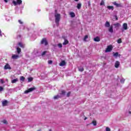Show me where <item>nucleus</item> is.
Segmentation results:
<instances>
[{
  "label": "nucleus",
  "mask_w": 131,
  "mask_h": 131,
  "mask_svg": "<svg viewBox=\"0 0 131 131\" xmlns=\"http://www.w3.org/2000/svg\"><path fill=\"white\" fill-rule=\"evenodd\" d=\"M7 104H8V101L4 100L2 102L3 106H7Z\"/></svg>",
  "instance_id": "obj_17"
},
{
  "label": "nucleus",
  "mask_w": 131,
  "mask_h": 131,
  "mask_svg": "<svg viewBox=\"0 0 131 131\" xmlns=\"http://www.w3.org/2000/svg\"><path fill=\"white\" fill-rule=\"evenodd\" d=\"M129 114H131V112H128Z\"/></svg>",
  "instance_id": "obj_48"
},
{
  "label": "nucleus",
  "mask_w": 131,
  "mask_h": 131,
  "mask_svg": "<svg viewBox=\"0 0 131 131\" xmlns=\"http://www.w3.org/2000/svg\"><path fill=\"white\" fill-rule=\"evenodd\" d=\"M12 4L14 6H20V5H22V0H13Z\"/></svg>",
  "instance_id": "obj_3"
},
{
  "label": "nucleus",
  "mask_w": 131,
  "mask_h": 131,
  "mask_svg": "<svg viewBox=\"0 0 131 131\" xmlns=\"http://www.w3.org/2000/svg\"><path fill=\"white\" fill-rule=\"evenodd\" d=\"M92 124H93V125H94L95 126H96V125H97V121H93L92 122Z\"/></svg>",
  "instance_id": "obj_31"
},
{
  "label": "nucleus",
  "mask_w": 131,
  "mask_h": 131,
  "mask_svg": "<svg viewBox=\"0 0 131 131\" xmlns=\"http://www.w3.org/2000/svg\"><path fill=\"white\" fill-rule=\"evenodd\" d=\"M18 46H19V47H20V48H25V44H24V43H22V42H19L18 43Z\"/></svg>",
  "instance_id": "obj_13"
},
{
  "label": "nucleus",
  "mask_w": 131,
  "mask_h": 131,
  "mask_svg": "<svg viewBox=\"0 0 131 131\" xmlns=\"http://www.w3.org/2000/svg\"><path fill=\"white\" fill-rule=\"evenodd\" d=\"M52 63H53V61L52 60L48 61V63L49 64H52Z\"/></svg>",
  "instance_id": "obj_43"
},
{
  "label": "nucleus",
  "mask_w": 131,
  "mask_h": 131,
  "mask_svg": "<svg viewBox=\"0 0 131 131\" xmlns=\"http://www.w3.org/2000/svg\"><path fill=\"white\" fill-rule=\"evenodd\" d=\"M114 57H118V52L114 53Z\"/></svg>",
  "instance_id": "obj_32"
},
{
  "label": "nucleus",
  "mask_w": 131,
  "mask_h": 131,
  "mask_svg": "<svg viewBox=\"0 0 131 131\" xmlns=\"http://www.w3.org/2000/svg\"><path fill=\"white\" fill-rule=\"evenodd\" d=\"M16 51H17V54H20V53H21V48H17Z\"/></svg>",
  "instance_id": "obj_22"
},
{
  "label": "nucleus",
  "mask_w": 131,
  "mask_h": 131,
  "mask_svg": "<svg viewBox=\"0 0 131 131\" xmlns=\"http://www.w3.org/2000/svg\"><path fill=\"white\" fill-rule=\"evenodd\" d=\"M0 37H3V32L1 30H0Z\"/></svg>",
  "instance_id": "obj_40"
},
{
  "label": "nucleus",
  "mask_w": 131,
  "mask_h": 131,
  "mask_svg": "<svg viewBox=\"0 0 131 131\" xmlns=\"http://www.w3.org/2000/svg\"><path fill=\"white\" fill-rule=\"evenodd\" d=\"M66 65V62L65 61H62L60 63H59V66H65Z\"/></svg>",
  "instance_id": "obj_14"
},
{
  "label": "nucleus",
  "mask_w": 131,
  "mask_h": 131,
  "mask_svg": "<svg viewBox=\"0 0 131 131\" xmlns=\"http://www.w3.org/2000/svg\"><path fill=\"white\" fill-rule=\"evenodd\" d=\"M18 23H19V24H21V25H23V21H22V20H18Z\"/></svg>",
  "instance_id": "obj_38"
},
{
  "label": "nucleus",
  "mask_w": 131,
  "mask_h": 131,
  "mask_svg": "<svg viewBox=\"0 0 131 131\" xmlns=\"http://www.w3.org/2000/svg\"><path fill=\"white\" fill-rule=\"evenodd\" d=\"M19 80V79H18V78H15V79H13V80H11V82L12 83H16V82H17V81H18Z\"/></svg>",
  "instance_id": "obj_16"
},
{
  "label": "nucleus",
  "mask_w": 131,
  "mask_h": 131,
  "mask_svg": "<svg viewBox=\"0 0 131 131\" xmlns=\"http://www.w3.org/2000/svg\"><path fill=\"white\" fill-rule=\"evenodd\" d=\"M110 26V23H109L108 21H106L105 24V27L106 28L109 27Z\"/></svg>",
  "instance_id": "obj_18"
},
{
  "label": "nucleus",
  "mask_w": 131,
  "mask_h": 131,
  "mask_svg": "<svg viewBox=\"0 0 131 131\" xmlns=\"http://www.w3.org/2000/svg\"><path fill=\"white\" fill-rule=\"evenodd\" d=\"M41 45H45V46H48V41H47V39L46 38H43L41 41Z\"/></svg>",
  "instance_id": "obj_5"
},
{
  "label": "nucleus",
  "mask_w": 131,
  "mask_h": 131,
  "mask_svg": "<svg viewBox=\"0 0 131 131\" xmlns=\"http://www.w3.org/2000/svg\"><path fill=\"white\" fill-rule=\"evenodd\" d=\"M106 131H111V129H110V128L106 127Z\"/></svg>",
  "instance_id": "obj_39"
},
{
  "label": "nucleus",
  "mask_w": 131,
  "mask_h": 131,
  "mask_svg": "<svg viewBox=\"0 0 131 131\" xmlns=\"http://www.w3.org/2000/svg\"><path fill=\"white\" fill-rule=\"evenodd\" d=\"M28 82H30L31 81H32V80H33V78L30 77V78H28Z\"/></svg>",
  "instance_id": "obj_29"
},
{
  "label": "nucleus",
  "mask_w": 131,
  "mask_h": 131,
  "mask_svg": "<svg viewBox=\"0 0 131 131\" xmlns=\"http://www.w3.org/2000/svg\"><path fill=\"white\" fill-rule=\"evenodd\" d=\"M88 38H89V36L85 35L83 39L84 41H86V39H88Z\"/></svg>",
  "instance_id": "obj_25"
},
{
  "label": "nucleus",
  "mask_w": 131,
  "mask_h": 131,
  "mask_svg": "<svg viewBox=\"0 0 131 131\" xmlns=\"http://www.w3.org/2000/svg\"><path fill=\"white\" fill-rule=\"evenodd\" d=\"M124 30H127V24L124 23L123 24V29L122 30V31L123 32Z\"/></svg>",
  "instance_id": "obj_7"
},
{
  "label": "nucleus",
  "mask_w": 131,
  "mask_h": 131,
  "mask_svg": "<svg viewBox=\"0 0 131 131\" xmlns=\"http://www.w3.org/2000/svg\"><path fill=\"white\" fill-rule=\"evenodd\" d=\"M4 69H5V70H7V69H9V70H11L12 68H11V66L9 65L8 63H7L4 67Z\"/></svg>",
  "instance_id": "obj_9"
},
{
  "label": "nucleus",
  "mask_w": 131,
  "mask_h": 131,
  "mask_svg": "<svg viewBox=\"0 0 131 131\" xmlns=\"http://www.w3.org/2000/svg\"><path fill=\"white\" fill-rule=\"evenodd\" d=\"M69 43V42L68 41V40L65 39L64 41L63 42V46H66V45H68Z\"/></svg>",
  "instance_id": "obj_21"
},
{
  "label": "nucleus",
  "mask_w": 131,
  "mask_h": 131,
  "mask_svg": "<svg viewBox=\"0 0 131 131\" xmlns=\"http://www.w3.org/2000/svg\"><path fill=\"white\" fill-rule=\"evenodd\" d=\"M85 119H86V118H85V119H84V120H85Z\"/></svg>",
  "instance_id": "obj_50"
},
{
  "label": "nucleus",
  "mask_w": 131,
  "mask_h": 131,
  "mask_svg": "<svg viewBox=\"0 0 131 131\" xmlns=\"http://www.w3.org/2000/svg\"><path fill=\"white\" fill-rule=\"evenodd\" d=\"M54 18L55 19V22L57 26H59V22H60V20H61V14L55 12L54 14Z\"/></svg>",
  "instance_id": "obj_1"
},
{
  "label": "nucleus",
  "mask_w": 131,
  "mask_h": 131,
  "mask_svg": "<svg viewBox=\"0 0 131 131\" xmlns=\"http://www.w3.org/2000/svg\"><path fill=\"white\" fill-rule=\"evenodd\" d=\"M20 80H21V81H24V80H25V78L24 76H21L20 77Z\"/></svg>",
  "instance_id": "obj_28"
},
{
  "label": "nucleus",
  "mask_w": 131,
  "mask_h": 131,
  "mask_svg": "<svg viewBox=\"0 0 131 131\" xmlns=\"http://www.w3.org/2000/svg\"><path fill=\"white\" fill-rule=\"evenodd\" d=\"M119 65H120V62L118 61H116L115 63V68H118V67H119Z\"/></svg>",
  "instance_id": "obj_12"
},
{
  "label": "nucleus",
  "mask_w": 131,
  "mask_h": 131,
  "mask_svg": "<svg viewBox=\"0 0 131 131\" xmlns=\"http://www.w3.org/2000/svg\"><path fill=\"white\" fill-rule=\"evenodd\" d=\"M49 131H52V129H50Z\"/></svg>",
  "instance_id": "obj_49"
},
{
  "label": "nucleus",
  "mask_w": 131,
  "mask_h": 131,
  "mask_svg": "<svg viewBox=\"0 0 131 131\" xmlns=\"http://www.w3.org/2000/svg\"><path fill=\"white\" fill-rule=\"evenodd\" d=\"M108 30L110 33H113V26L111 25L110 26Z\"/></svg>",
  "instance_id": "obj_10"
},
{
  "label": "nucleus",
  "mask_w": 131,
  "mask_h": 131,
  "mask_svg": "<svg viewBox=\"0 0 131 131\" xmlns=\"http://www.w3.org/2000/svg\"><path fill=\"white\" fill-rule=\"evenodd\" d=\"M114 26H115V27H119L120 24L119 23L114 24Z\"/></svg>",
  "instance_id": "obj_27"
},
{
  "label": "nucleus",
  "mask_w": 131,
  "mask_h": 131,
  "mask_svg": "<svg viewBox=\"0 0 131 131\" xmlns=\"http://www.w3.org/2000/svg\"><path fill=\"white\" fill-rule=\"evenodd\" d=\"M46 54H47V51H44V52L42 53L41 55H42V56H45V55H46Z\"/></svg>",
  "instance_id": "obj_41"
},
{
  "label": "nucleus",
  "mask_w": 131,
  "mask_h": 131,
  "mask_svg": "<svg viewBox=\"0 0 131 131\" xmlns=\"http://www.w3.org/2000/svg\"><path fill=\"white\" fill-rule=\"evenodd\" d=\"M125 80L124 79L122 78V79H121L120 80V82H121V83H124Z\"/></svg>",
  "instance_id": "obj_33"
},
{
  "label": "nucleus",
  "mask_w": 131,
  "mask_h": 131,
  "mask_svg": "<svg viewBox=\"0 0 131 131\" xmlns=\"http://www.w3.org/2000/svg\"><path fill=\"white\" fill-rule=\"evenodd\" d=\"M117 42H118V43H121V42H122L121 39V38L117 40Z\"/></svg>",
  "instance_id": "obj_36"
},
{
  "label": "nucleus",
  "mask_w": 131,
  "mask_h": 131,
  "mask_svg": "<svg viewBox=\"0 0 131 131\" xmlns=\"http://www.w3.org/2000/svg\"><path fill=\"white\" fill-rule=\"evenodd\" d=\"M70 15L72 18H74V17H75V14L74 12H70Z\"/></svg>",
  "instance_id": "obj_20"
},
{
  "label": "nucleus",
  "mask_w": 131,
  "mask_h": 131,
  "mask_svg": "<svg viewBox=\"0 0 131 131\" xmlns=\"http://www.w3.org/2000/svg\"><path fill=\"white\" fill-rule=\"evenodd\" d=\"M77 8L79 10L81 8V4L80 3H78L77 5Z\"/></svg>",
  "instance_id": "obj_23"
},
{
  "label": "nucleus",
  "mask_w": 131,
  "mask_h": 131,
  "mask_svg": "<svg viewBox=\"0 0 131 131\" xmlns=\"http://www.w3.org/2000/svg\"><path fill=\"white\" fill-rule=\"evenodd\" d=\"M2 122H3V123H4L5 124H7L8 123V122H7V120H3L2 121Z\"/></svg>",
  "instance_id": "obj_34"
},
{
  "label": "nucleus",
  "mask_w": 131,
  "mask_h": 131,
  "mask_svg": "<svg viewBox=\"0 0 131 131\" xmlns=\"http://www.w3.org/2000/svg\"><path fill=\"white\" fill-rule=\"evenodd\" d=\"M58 48L61 49V48H62V44L61 43H58Z\"/></svg>",
  "instance_id": "obj_35"
},
{
  "label": "nucleus",
  "mask_w": 131,
  "mask_h": 131,
  "mask_svg": "<svg viewBox=\"0 0 131 131\" xmlns=\"http://www.w3.org/2000/svg\"><path fill=\"white\" fill-rule=\"evenodd\" d=\"M4 91V88L2 86H0V93L1 92H3Z\"/></svg>",
  "instance_id": "obj_42"
},
{
  "label": "nucleus",
  "mask_w": 131,
  "mask_h": 131,
  "mask_svg": "<svg viewBox=\"0 0 131 131\" xmlns=\"http://www.w3.org/2000/svg\"><path fill=\"white\" fill-rule=\"evenodd\" d=\"M46 2H48V0H46Z\"/></svg>",
  "instance_id": "obj_52"
},
{
  "label": "nucleus",
  "mask_w": 131,
  "mask_h": 131,
  "mask_svg": "<svg viewBox=\"0 0 131 131\" xmlns=\"http://www.w3.org/2000/svg\"><path fill=\"white\" fill-rule=\"evenodd\" d=\"M112 50H113V47H112V45H109L107 47L105 50V53H109L111 52Z\"/></svg>",
  "instance_id": "obj_4"
},
{
  "label": "nucleus",
  "mask_w": 131,
  "mask_h": 131,
  "mask_svg": "<svg viewBox=\"0 0 131 131\" xmlns=\"http://www.w3.org/2000/svg\"><path fill=\"white\" fill-rule=\"evenodd\" d=\"M78 69H79V71H80L81 72H82V71H83L84 70L83 68L82 67H79Z\"/></svg>",
  "instance_id": "obj_26"
},
{
  "label": "nucleus",
  "mask_w": 131,
  "mask_h": 131,
  "mask_svg": "<svg viewBox=\"0 0 131 131\" xmlns=\"http://www.w3.org/2000/svg\"><path fill=\"white\" fill-rule=\"evenodd\" d=\"M70 95H71V92H69L67 93V97H70Z\"/></svg>",
  "instance_id": "obj_37"
},
{
  "label": "nucleus",
  "mask_w": 131,
  "mask_h": 131,
  "mask_svg": "<svg viewBox=\"0 0 131 131\" xmlns=\"http://www.w3.org/2000/svg\"><path fill=\"white\" fill-rule=\"evenodd\" d=\"M94 41H97V42L100 41V37H99V36L96 37L95 38H94Z\"/></svg>",
  "instance_id": "obj_15"
},
{
  "label": "nucleus",
  "mask_w": 131,
  "mask_h": 131,
  "mask_svg": "<svg viewBox=\"0 0 131 131\" xmlns=\"http://www.w3.org/2000/svg\"><path fill=\"white\" fill-rule=\"evenodd\" d=\"M107 8L108 9V10H112V11H113V10H114V7L113 6H108L107 7Z\"/></svg>",
  "instance_id": "obj_19"
},
{
  "label": "nucleus",
  "mask_w": 131,
  "mask_h": 131,
  "mask_svg": "<svg viewBox=\"0 0 131 131\" xmlns=\"http://www.w3.org/2000/svg\"><path fill=\"white\" fill-rule=\"evenodd\" d=\"M100 6H105V2L102 0L100 2Z\"/></svg>",
  "instance_id": "obj_24"
},
{
  "label": "nucleus",
  "mask_w": 131,
  "mask_h": 131,
  "mask_svg": "<svg viewBox=\"0 0 131 131\" xmlns=\"http://www.w3.org/2000/svg\"><path fill=\"white\" fill-rule=\"evenodd\" d=\"M115 18H116V20H118V18H117V16L115 15Z\"/></svg>",
  "instance_id": "obj_45"
},
{
  "label": "nucleus",
  "mask_w": 131,
  "mask_h": 131,
  "mask_svg": "<svg viewBox=\"0 0 131 131\" xmlns=\"http://www.w3.org/2000/svg\"><path fill=\"white\" fill-rule=\"evenodd\" d=\"M19 37H21V35H19Z\"/></svg>",
  "instance_id": "obj_51"
},
{
  "label": "nucleus",
  "mask_w": 131,
  "mask_h": 131,
  "mask_svg": "<svg viewBox=\"0 0 131 131\" xmlns=\"http://www.w3.org/2000/svg\"><path fill=\"white\" fill-rule=\"evenodd\" d=\"M4 1L5 2V3H8V0H4Z\"/></svg>",
  "instance_id": "obj_46"
},
{
  "label": "nucleus",
  "mask_w": 131,
  "mask_h": 131,
  "mask_svg": "<svg viewBox=\"0 0 131 131\" xmlns=\"http://www.w3.org/2000/svg\"><path fill=\"white\" fill-rule=\"evenodd\" d=\"M18 58H19V55H16V54H13L11 57V58L13 60H17V59H18Z\"/></svg>",
  "instance_id": "obj_8"
},
{
  "label": "nucleus",
  "mask_w": 131,
  "mask_h": 131,
  "mask_svg": "<svg viewBox=\"0 0 131 131\" xmlns=\"http://www.w3.org/2000/svg\"><path fill=\"white\" fill-rule=\"evenodd\" d=\"M75 2H78L79 0H74Z\"/></svg>",
  "instance_id": "obj_47"
},
{
  "label": "nucleus",
  "mask_w": 131,
  "mask_h": 131,
  "mask_svg": "<svg viewBox=\"0 0 131 131\" xmlns=\"http://www.w3.org/2000/svg\"><path fill=\"white\" fill-rule=\"evenodd\" d=\"M11 18L10 16H7L6 18V20H7V21H10V20H11Z\"/></svg>",
  "instance_id": "obj_30"
},
{
  "label": "nucleus",
  "mask_w": 131,
  "mask_h": 131,
  "mask_svg": "<svg viewBox=\"0 0 131 131\" xmlns=\"http://www.w3.org/2000/svg\"><path fill=\"white\" fill-rule=\"evenodd\" d=\"M0 81H1V83H4L5 82L4 81V80H3V79H1L0 80Z\"/></svg>",
  "instance_id": "obj_44"
},
{
  "label": "nucleus",
  "mask_w": 131,
  "mask_h": 131,
  "mask_svg": "<svg viewBox=\"0 0 131 131\" xmlns=\"http://www.w3.org/2000/svg\"><path fill=\"white\" fill-rule=\"evenodd\" d=\"M66 92L64 90L61 91V93H60V95L58 94L56 96L54 97V100H57V99H59V98H61V97H63V96H65Z\"/></svg>",
  "instance_id": "obj_2"
},
{
  "label": "nucleus",
  "mask_w": 131,
  "mask_h": 131,
  "mask_svg": "<svg viewBox=\"0 0 131 131\" xmlns=\"http://www.w3.org/2000/svg\"><path fill=\"white\" fill-rule=\"evenodd\" d=\"M35 90V88H31L29 89L28 90H26L25 92V94H28V93H30V92H33V91H34Z\"/></svg>",
  "instance_id": "obj_6"
},
{
  "label": "nucleus",
  "mask_w": 131,
  "mask_h": 131,
  "mask_svg": "<svg viewBox=\"0 0 131 131\" xmlns=\"http://www.w3.org/2000/svg\"><path fill=\"white\" fill-rule=\"evenodd\" d=\"M113 5H114V6H116V7H117L118 8H120V7H122V5H121V4H118L116 2H114Z\"/></svg>",
  "instance_id": "obj_11"
}]
</instances>
